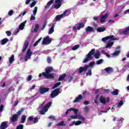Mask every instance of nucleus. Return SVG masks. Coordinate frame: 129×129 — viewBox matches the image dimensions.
<instances>
[{"label": "nucleus", "instance_id": "40", "mask_svg": "<svg viewBox=\"0 0 129 129\" xmlns=\"http://www.w3.org/2000/svg\"><path fill=\"white\" fill-rule=\"evenodd\" d=\"M86 76H91L92 75V71L91 70H89L88 72L86 73Z\"/></svg>", "mask_w": 129, "mask_h": 129}, {"label": "nucleus", "instance_id": "29", "mask_svg": "<svg viewBox=\"0 0 129 129\" xmlns=\"http://www.w3.org/2000/svg\"><path fill=\"white\" fill-rule=\"evenodd\" d=\"M8 42H9V39L6 38L3 39L2 40L1 44H2V45H5V44H7L8 43Z\"/></svg>", "mask_w": 129, "mask_h": 129}, {"label": "nucleus", "instance_id": "38", "mask_svg": "<svg viewBox=\"0 0 129 129\" xmlns=\"http://www.w3.org/2000/svg\"><path fill=\"white\" fill-rule=\"evenodd\" d=\"M38 3L37 1H33L29 6L30 8H34V6H36V4Z\"/></svg>", "mask_w": 129, "mask_h": 129}, {"label": "nucleus", "instance_id": "46", "mask_svg": "<svg viewBox=\"0 0 129 129\" xmlns=\"http://www.w3.org/2000/svg\"><path fill=\"white\" fill-rule=\"evenodd\" d=\"M79 47H80L79 45H76L72 48V50L75 51V50H77Z\"/></svg>", "mask_w": 129, "mask_h": 129}, {"label": "nucleus", "instance_id": "61", "mask_svg": "<svg viewBox=\"0 0 129 129\" xmlns=\"http://www.w3.org/2000/svg\"><path fill=\"white\" fill-rule=\"evenodd\" d=\"M49 119H51V120H55V116L53 115H50L49 117Z\"/></svg>", "mask_w": 129, "mask_h": 129}, {"label": "nucleus", "instance_id": "6", "mask_svg": "<svg viewBox=\"0 0 129 129\" xmlns=\"http://www.w3.org/2000/svg\"><path fill=\"white\" fill-rule=\"evenodd\" d=\"M113 37H114V36L113 35H109L106 36L105 37L103 38L102 39V41L103 42H106V41H107V40H110V41H115V40H116V38Z\"/></svg>", "mask_w": 129, "mask_h": 129}, {"label": "nucleus", "instance_id": "49", "mask_svg": "<svg viewBox=\"0 0 129 129\" xmlns=\"http://www.w3.org/2000/svg\"><path fill=\"white\" fill-rule=\"evenodd\" d=\"M102 62H103V60L102 59H100L99 60L97 61L96 64L97 65H100V64H101V63H102Z\"/></svg>", "mask_w": 129, "mask_h": 129}, {"label": "nucleus", "instance_id": "62", "mask_svg": "<svg viewBox=\"0 0 129 129\" xmlns=\"http://www.w3.org/2000/svg\"><path fill=\"white\" fill-rule=\"evenodd\" d=\"M4 110V105H1L0 106V112H3Z\"/></svg>", "mask_w": 129, "mask_h": 129}, {"label": "nucleus", "instance_id": "19", "mask_svg": "<svg viewBox=\"0 0 129 129\" xmlns=\"http://www.w3.org/2000/svg\"><path fill=\"white\" fill-rule=\"evenodd\" d=\"M55 27V24L53 23L51 27L49 30L48 34L49 35H51V34H52L54 32V28Z\"/></svg>", "mask_w": 129, "mask_h": 129}, {"label": "nucleus", "instance_id": "60", "mask_svg": "<svg viewBox=\"0 0 129 129\" xmlns=\"http://www.w3.org/2000/svg\"><path fill=\"white\" fill-rule=\"evenodd\" d=\"M35 20H36V17L32 15L30 17V21H35Z\"/></svg>", "mask_w": 129, "mask_h": 129}, {"label": "nucleus", "instance_id": "43", "mask_svg": "<svg viewBox=\"0 0 129 129\" xmlns=\"http://www.w3.org/2000/svg\"><path fill=\"white\" fill-rule=\"evenodd\" d=\"M120 52V50H116V51H115L113 53V56H118V55H119Z\"/></svg>", "mask_w": 129, "mask_h": 129}, {"label": "nucleus", "instance_id": "48", "mask_svg": "<svg viewBox=\"0 0 129 129\" xmlns=\"http://www.w3.org/2000/svg\"><path fill=\"white\" fill-rule=\"evenodd\" d=\"M23 128H24V125L23 124H19L16 127V129H23Z\"/></svg>", "mask_w": 129, "mask_h": 129}, {"label": "nucleus", "instance_id": "18", "mask_svg": "<svg viewBox=\"0 0 129 129\" xmlns=\"http://www.w3.org/2000/svg\"><path fill=\"white\" fill-rule=\"evenodd\" d=\"M86 32H94V28L93 27H92L91 26H88L86 28Z\"/></svg>", "mask_w": 129, "mask_h": 129}, {"label": "nucleus", "instance_id": "8", "mask_svg": "<svg viewBox=\"0 0 129 129\" xmlns=\"http://www.w3.org/2000/svg\"><path fill=\"white\" fill-rule=\"evenodd\" d=\"M120 34L125 35H129V26L121 30L120 31Z\"/></svg>", "mask_w": 129, "mask_h": 129}, {"label": "nucleus", "instance_id": "3", "mask_svg": "<svg viewBox=\"0 0 129 129\" xmlns=\"http://www.w3.org/2000/svg\"><path fill=\"white\" fill-rule=\"evenodd\" d=\"M61 92H62V90H61L60 88L55 89L50 94L51 98H54V97H56V96H58Z\"/></svg>", "mask_w": 129, "mask_h": 129}, {"label": "nucleus", "instance_id": "28", "mask_svg": "<svg viewBox=\"0 0 129 129\" xmlns=\"http://www.w3.org/2000/svg\"><path fill=\"white\" fill-rule=\"evenodd\" d=\"M39 28H40V26L39 25V24H35L34 29V33H37Z\"/></svg>", "mask_w": 129, "mask_h": 129}, {"label": "nucleus", "instance_id": "52", "mask_svg": "<svg viewBox=\"0 0 129 129\" xmlns=\"http://www.w3.org/2000/svg\"><path fill=\"white\" fill-rule=\"evenodd\" d=\"M52 105V102H49L48 103L46 104V105H45L46 108H49L50 107V106H51V105Z\"/></svg>", "mask_w": 129, "mask_h": 129}, {"label": "nucleus", "instance_id": "42", "mask_svg": "<svg viewBox=\"0 0 129 129\" xmlns=\"http://www.w3.org/2000/svg\"><path fill=\"white\" fill-rule=\"evenodd\" d=\"M113 44V42H110L109 43H108L107 45L106 46V48H109V47H111V46H112Z\"/></svg>", "mask_w": 129, "mask_h": 129}, {"label": "nucleus", "instance_id": "11", "mask_svg": "<svg viewBox=\"0 0 129 129\" xmlns=\"http://www.w3.org/2000/svg\"><path fill=\"white\" fill-rule=\"evenodd\" d=\"M74 111L75 114H77L78 113V109H75L74 108H71L69 109H68L67 111L66 112V115H68V113H69V111Z\"/></svg>", "mask_w": 129, "mask_h": 129}, {"label": "nucleus", "instance_id": "17", "mask_svg": "<svg viewBox=\"0 0 129 129\" xmlns=\"http://www.w3.org/2000/svg\"><path fill=\"white\" fill-rule=\"evenodd\" d=\"M100 102L103 104H105L106 103V99L103 97V96H101L100 97Z\"/></svg>", "mask_w": 129, "mask_h": 129}, {"label": "nucleus", "instance_id": "21", "mask_svg": "<svg viewBox=\"0 0 129 129\" xmlns=\"http://www.w3.org/2000/svg\"><path fill=\"white\" fill-rule=\"evenodd\" d=\"M27 118V116L25 115H23L21 116V120L20 121V123H25L26 122V119Z\"/></svg>", "mask_w": 129, "mask_h": 129}, {"label": "nucleus", "instance_id": "45", "mask_svg": "<svg viewBox=\"0 0 129 129\" xmlns=\"http://www.w3.org/2000/svg\"><path fill=\"white\" fill-rule=\"evenodd\" d=\"M33 121L34 123H37V122L39 121V118H38V117H35L34 118H33Z\"/></svg>", "mask_w": 129, "mask_h": 129}, {"label": "nucleus", "instance_id": "25", "mask_svg": "<svg viewBox=\"0 0 129 129\" xmlns=\"http://www.w3.org/2000/svg\"><path fill=\"white\" fill-rule=\"evenodd\" d=\"M32 54H33V52H32V51H31V49H28L26 52V56H27V57H29L31 58V56H32Z\"/></svg>", "mask_w": 129, "mask_h": 129}, {"label": "nucleus", "instance_id": "20", "mask_svg": "<svg viewBox=\"0 0 129 129\" xmlns=\"http://www.w3.org/2000/svg\"><path fill=\"white\" fill-rule=\"evenodd\" d=\"M26 23H27V21H25L23 22L22 23H21L19 25V29L21 30H24V28H25V25H26Z\"/></svg>", "mask_w": 129, "mask_h": 129}, {"label": "nucleus", "instance_id": "54", "mask_svg": "<svg viewBox=\"0 0 129 129\" xmlns=\"http://www.w3.org/2000/svg\"><path fill=\"white\" fill-rule=\"evenodd\" d=\"M78 115H73L70 116L71 118L73 119H76L77 118Z\"/></svg>", "mask_w": 129, "mask_h": 129}, {"label": "nucleus", "instance_id": "53", "mask_svg": "<svg viewBox=\"0 0 129 129\" xmlns=\"http://www.w3.org/2000/svg\"><path fill=\"white\" fill-rule=\"evenodd\" d=\"M32 78H33L32 75H30L28 76V77L27 78V81H31V80H32Z\"/></svg>", "mask_w": 129, "mask_h": 129}, {"label": "nucleus", "instance_id": "30", "mask_svg": "<svg viewBox=\"0 0 129 129\" xmlns=\"http://www.w3.org/2000/svg\"><path fill=\"white\" fill-rule=\"evenodd\" d=\"M43 104H44V103H43L41 105L40 107L41 108V109L42 110H44V111H48V108L46 106H43Z\"/></svg>", "mask_w": 129, "mask_h": 129}, {"label": "nucleus", "instance_id": "22", "mask_svg": "<svg viewBox=\"0 0 129 129\" xmlns=\"http://www.w3.org/2000/svg\"><path fill=\"white\" fill-rule=\"evenodd\" d=\"M67 75L66 74H63L62 75L59 76L58 81H63V80L65 79V77H66Z\"/></svg>", "mask_w": 129, "mask_h": 129}, {"label": "nucleus", "instance_id": "24", "mask_svg": "<svg viewBox=\"0 0 129 129\" xmlns=\"http://www.w3.org/2000/svg\"><path fill=\"white\" fill-rule=\"evenodd\" d=\"M15 61V55L12 54L10 57H9V63L10 64H12V63Z\"/></svg>", "mask_w": 129, "mask_h": 129}, {"label": "nucleus", "instance_id": "35", "mask_svg": "<svg viewBox=\"0 0 129 129\" xmlns=\"http://www.w3.org/2000/svg\"><path fill=\"white\" fill-rule=\"evenodd\" d=\"M61 85V82H58L55 83L52 87V89H55V88H57L58 86H60Z\"/></svg>", "mask_w": 129, "mask_h": 129}, {"label": "nucleus", "instance_id": "59", "mask_svg": "<svg viewBox=\"0 0 129 129\" xmlns=\"http://www.w3.org/2000/svg\"><path fill=\"white\" fill-rule=\"evenodd\" d=\"M9 16H13L14 15V11L10 10L8 13Z\"/></svg>", "mask_w": 129, "mask_h": 129}, {"label": "nucleus", "instance_id": "12", "mask_svg": "<svg viewBox=\"0 0 129 129\" xmlns=\"http://www.w3.org/2000/svg\"><path fill=\"white\" fill-rule=\"evenodd\" d=\"M107 18H108V14H106L104 15H102L100 17V19H101L100 20V23H101V24H103V23H104L105 22V20H106Z\"/></svg>", "mask_w": 129, "mask_h": 129}, {"label": "nucleus", "instance_id": "10", "mask_svg": "<svg viewBox=\"0 0 129 129\" xmlns=\"http://www.w3.org/2000/svg\"><path fill=\"white\" fill-rule=\"evenodd\" d=\"M61 2H63V0H55V4H57V5L54 6V9H56V10L59 9L61 7Z\"/></svg>", "mask_w": 129, "mask_h": 129}, {"label": "nucleus", "instance_id": "4", "mask_svg": "<svg viewBox=\"0 0 129 129\" xmlns=\"http://www.w3.org/2000/svg\"><path fill=\"white\" fill-rule=\"evenodd\" d=\"M52 42V39L50 38V36H47L46 37L43 38L42 44V45H49Z\"/></svg>", "mask_w": 129, "mask_h": 129}, {"label": "nucleus", "instance_id": "26", "mask_svg": "<svg viewBox=\"0 0 129 129\" xmlns=\"http://www.w3.org/2000/svg\"><path fill=\"white\" fill-rule=\"evenodd\" d=\"M105 70L107 72V73H111V72L113 71V70L111 67L106 68V69H105Z\"/></svg>", "mask_w": 129, "mask_h": 129}, {"label": "nucleus", "instance_id": "15", "mask_svg": "<svg viewBox=\"0 0 129 129\" xmlns=\"http://www.w3.org/2000/svg\"><path fill=\"white\" fill-rule=\"evenodd\" d=\"M28 47H29V41L26 40L23 46V49L22 50V52H25L27 49H28Z\"/></svg>", "mask_w": 129, "mask_h": 129}, {"label": "nucleus", "instance_id": "58", "mask_svg": "<svg viewBox=\"0 0 129 129\" xmlns=\"http://www.w3.org/2000/svg\"><path fill=\"white\" fill-rule=\"evenodd\" d=\"M47 61L48 64H50V63H51L52 62V59H51V57H48L47 58Z\"/></svg>", "mask_w": 129, "mask_h": 129}, {"label": "nucleus", "instance_id": "33", "mask_svg": "<svg viewBox=\"0 0 129 129\" xmlns=\"http://www.w3.org/2000/svg\"><path fill=\"white\" fill-rule=\"evenodd\" d=\"M41 40H42V37H40L37 41H36L34 44H33L34 47H36V46H38V44L41 41Z\"/></svg>", "mask_w": 129, "mask_h": 129}, {"label": "nucleus", "instance_id": "37", "mask_svg": "<svg viewBox=\"0 0 129 129\" xmlns=\"http://www.w3.org/2000/svg\"><path fill=\"white\" fill-rule=\"evenodd\" d=\"M95 64V61H91L89 63V65H87V67H88V68H89V67H92V66H94Z\"/></svg>", "mask_w": 129, "mask_h": 129}, {"label": "nucleus", "instance_id": "13", "mask_svg": "<svg viewBox=\"0 0 129 129\" xmlns=\"http://www.w3.org/2000/svg\"><path fill=\"white\" fill-rule=\"evenodd\" d=\"M8 121H4L0 125V129H6L8 128V126L9 125H8Z\"/></svg>", "mask_w": 129, "mask_h": 129}, {"label": "nucleus", "instance_id": "39", "mask_svg": "<svg viewBox=\"0 0 129 129\" xmlns=\"http://www.w3.org/2000/svg\"><path fill=\"white\" fill-rule=\"evenodd\" d=\"M37 11H38V7H35L33 11V16H36V15H37Z\"/></svg>", "mask_w": 129, "mask_h": 129}, {"label": "nucleus", "instance_id": "64", "mask_svg": "<svg viewBox=\"0 0 129 129\" xmlns=\"http://www.w3.org/2000/svg\"><path fill=\"white\" fill-rule=\"evenodd\" d=\"M13 89H14L13 87V86H11V87H10L9 88L8 91H9V92H12V91H13Z\"/></svg>", "mask_w": 129, "mask_h": 129}, {"label": "nucleus", "instance_id": "23", "mask_svg": "<svg viewBox=\"0 0 129 129\" xmlns=\"http://www.w3.org/2000/svg\"><path fill=\"white\" fill-rule=\"evenodd\" d=\"M106 28L105 27H99L97 29V31L99 33L104 32V31H106Z\"/></svg>", "mask_w": 129, "mask_h": 129}, {"label": "nucleus", "instance_id": "57", "mask_svg": "<svg viewBox=\"0 0 129 129\" xmlns=\"http://www.w3.org/2000/svg\"><path fill=\"white\" fill-rule=\"evenodd\" d=\"M7 36H8V37H10V36H12V32L10 31H7L6 32Z\"/></svg>", "mask_w": 129, "mask_h": 129}, {"label": "nucleus", "instance_id": "1", "mask_svg": "<svg viewBox=\"0 0 129 129\" xmlns=\"http://www.w3.org/2000/svg\"><path fill=\"white\" fill-rule=\"evenodd\" d=\"M45 72H42L41 74H39V77L41 78L42 76H43L46 79H55L56 77V74L54 73H51L54 71V69L52 67H47L45 69Z\"/></svg>", "mask_w": 129, "mask_h": 129}, {"label": "nucleus", "instance_id": "50", "mask_svg": "<svg viewBox=\"0 0 129 129\" xmlns=\"http://www.w3.org/2000/svg\"><path fill=\"white\" fill-rule=\"evenodd\" d=\"M82 123V121L80 120L77 121L76 122L75 121V125H79V124H81Z\"/></svg>", "mask_w": 129, "mask_h": 129}, {"label": "nucleus", "instance_id": "36", "mask_svg": "<svg viewBox=\"0 0 129 129\" xmlns=\"http://www.w3.org/2000/svg\"><path fill=\"white\" fill-rule=\"evenodd\" d=\"M54 3V0H50L47 3V6L45 7V8H48V7H50L52 4Z\"/></svg>", "mask_w": 129, "mask_h": 129}, {"label": "nucleus", "instance_id": "56", "mask_svg": "<svg viewBox=\"0 0 129 129\" xmlns=\"http://www.w3.org/2000/svg\"><path fill=\"white\" fill-rule=\"evenodd\" d=\"M123 104V101L122 100H120V101L118 103V106L120 107Z\"/></svg>", "mask_w": 129, "mask_h": 129}, {"label": "nucleus", "instance_id": "44", "mask_svg": "<svg viewBox=\"0 0 129 129\" xmlns=\"http://www.w3.org/2000/svg\"><path fill=\"white\" fill-rule=\"evenodd\" d=\"M57 126H62V125H66V124H64V121H62L60 122L57 124Z\"/></svg>", "mask_w": 129, "mask_h": 129}, {"label": "nucleus", "instance_id": "9", "mask_svg": "<svg viewBox=\"0 0 129 129\" xmlns=\"http://www.w3.org/2000/svg\"><path fill=\"white\" fill-rule=\"evenodd\" d=\"M88 69V67H87V65H85L84 67H80L79 68V71H78V73L81 74L83 72H86V71Z\"/></svg>", "mask_w": 129, "mask_h": 129}, {"label": "nucleus", "instance_id": "51", "mask_svg": "<svg viewBox=\"0 0 129 129\" xmlns=\"http://www.w3.org/2000/svg\"><path fill=\"white\" fill-rule=\"evenodd\" d=\"M52 105V102H49L48 103L46 104V105H45L46 108H49L50 107V106H51V105Z\"/></svg>", "mask_w": 129, "mask_h": 129}, {"label": "nucleus", "instance_id": "41", "mask_svg": "<svg viewBox=\"0 0 129 129\" xmlns=\"http://www.w3.org/2000/svg\"><path fill=\"white\" fill-rule=\"evenodd\" d=\"M34 120V116H30L28 118V122L29 121H33Z\"/></svg>", "mask_w": 129, "mask_h": 129}, {"label": "nucleus", "instance_id": "27", "mask_svg": "<svg viewBox=\"0 0 129 129\" xmlns=\"http://www.w3.org/2000/svg\"><path fill=\"white\" fill-rule=\"evenodd\" d=\"M85 27V25L83 22H81L79 24V26L77 27V30H79L80 29H82L83 28H84Z\"/></svg>", "mask_w": 129, "mask_h": 129}, {"label": "nucleus", "instance_id": "2", "mask_svg": "<svg viewBox=\"0 0 129 129\" xmlns=\"http://www.w3.org/2000/svg\"><path fill=\"white\" fill-rule=\"evenodd\" d=\"M93 55H94V57L96 59H99V57H100V52L99 51L95 52V49H92L89 53L87 54L86 58L83 60V63H87L89 60L92 59Z\"/></svg>", "mask_w": 129, "mask_h": 129}, {"label": "nucleus", "instance_id": "34", "mask_svg": "<svg viewBox=\"0 0 129 129\" xmlns=\"http://www.w3.org/2000/svg\"><path fill=\"white\" fill-rule=\"evenodd\" d=\"M77 118H78V119H80V120H82L83 121H84V120H85V118L82 116V115L78 114L77 116Z\"/></svg>", "mask_w": 129, "mask_h": 129}, {"label": "nucleus", "instance_id": "47", "mask_svg": "<svg viewBox=\"0 0 129 129\" xmlns=\"http://www.w3.org/2000/svg\"><path fill=\"white\" fill-rule=\"evenodd\" d=\"M73 80V77H72V76H70L69 77V80L68 81V82L69 83H70V82H72Z\"/></svg>", "mask_w": 129, "mask_h": 129}, {"label": "nucleus", "instance_id": "14", "mask_svg": "<svg viewBox=\"0 0 129 129\" xmlns=\"http://www.w3.org/2000/svg\"><path fill=\"white\" fill-rule=\"evenodd\" d=\"M18 119H19V116L17 114H14L12 115L11 117L12 122H16V121H18Z\"/></svg>", "mask_w": 129, "mask_h": 129}, {"label": "nucleus", "instance_id": "31", "mask_svg": "<svg viewBox=\"0 0 129 129\" xmlns=\"http://www.w3.org/2000/svg\"><path fill=\"white\" fill-rule=\"evenodd\" d=\"M24 110H25V108H21L20 110H19L17 112V114H16L17 115V116H20V115H21V114H22V112H23V111H24Z\"/></svg>", "mask_w": 129, "mask_h": 129}, {"label": "nucleus", "instance_id": "5", "mask_svg": "<svg viewBox=\"0 0 129 129\" xmlns=\"http://www.w3.org/2000/svg\"><path fill=\"white\" fill-rule=\"evenodd\" d=\"M67 13H68V10L64 11L63 14L57 15L55 17V18L54 21H56V22H59V21H60L61 19L63 18V16H66Z\"/></svg>", "mask_w": 129, "mask_h": 129}, {"label": "nucleus", "instance_id": "16", "mask_svg": "<svg viewBox=\"0 0 129 129\" xmlns=\"http://www.w3.org/2000/svg\"><path fill=\"white\" fill-rule=\"evenodd\" d=\"M83 99V96L82 95H79L76 99L75 100L73 101V103H75L76 102H78L80 101V100H82Z\"/></svg>", "mask_w": 129, "mask_h": 129}, {"label": "nucleus", "instance_id": "63", "mask_svg": "<svg viewBox=\"0 0 129 129\" xmlns=\"http://www.w3.org/2000/svg\"><path fill=\"white\" fill-rule=\"evenodd\" d=\"M89 108H88V106H86L84 108L85 112H87L88 111Z\"/></svg>", "mask_w": 129, "mask_h": 129}, {"label": "nucleus", "instance_id": "55", "mask_svg": "<svg viewBox=\"0 0 129 129\" xmlns=\"http://www.w3.org/2000/svg\"><path fill=\"white\" fill-rule=\"evenodd\" d=\"M47 23H48L47 21H45L43 23V25L42 28V30H44L45 29V28L46 27V25H47Z\"/></svg>", "mask_w": 129, "mask_h": 129}, {"label": "nucleus", "instance_id": "32", "mask_svg": "<svg viewBox=\"0 0 129 129\" xmlns=\"http://www.w3.org/2000/svg\"><path fill=\"white\" fill-rule=\"evenodd\" d=\"M118 90L116 89L114 91H113L111 93L112 95H118Z\"/></svg>", "mask_w": 129, "mask_h": 129}, {"label": "nucleus", "instance_id": "7", "mask_svg": "<svg viewBox=\"0 0 129 129\" xmlns=\"http://www.w3.org/2000/svg\"><path fill=\"white\" fill-rule=\"evenodd\" d=\"M49 90H50V88H49L40 87L39 89V91L40 94H44L48 92V91H49Z\"/></svg>", "mask_w": 129, "mask_h": 129}]
</instances>
